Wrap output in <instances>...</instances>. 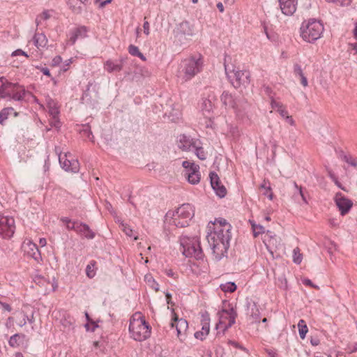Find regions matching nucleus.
I'll return each instance as SVG.
<instances>
[{"label":"nucleus","mask_w":357,"mask_h":357,"mask_svg":"<svg viewBox=\"0 0 357 357\" xmlns=\"http://www.w3.org/2000/svg\"><path fill=\"white\" fill-rule=\"evenodd\" d=\"M231 225H211L208 227L206 238L215 260H220L227 253L231 236Z\"/></svg>","instance_id":"1"},{"label":"nucleus","mask_w":357,"mask_h":357,"mask_svg":"<svg viewBox=\"0 0 357 357\" xmlns=\"http://www.w3.org/2000/svg\"><path fill=\"white\" fill-rule=\"evenodd\" d=\"M203 61L200 55L190 56L181 61L178 71V77L182 82H188L200 73Z\"/></svg>","instance_id":"2"},{"label":"nucleus","mask_w":357,"mask_h":357,"mask_svg":"<svg viewBox=\"0 0 357 357\" xmlns=\"http://www.w3.org/2000/svg\"><path fill=\"white\" fill-rule=\"evenodd\" d=\"M129 331L137 341H143L150 337L151 328L141 313L137 312L130 319Z\"/></svg>","instance_id":"3"},{"label":"nucleus","mask_w":357,"mask_h":357,"mask_svg":"<svg viewBox=\"0 0 357 357\" xmlns=\"http://www.w3.org/2000/svg\"><path fill=\"white\" fill-rule=\"evenodd\" d=\"M225 69L228 79L234 88H246L249 85L250 73L248 70L226 64H225Z\"/></svg>","instance_id":"4"},{"label":"nucleus","mask_w":357,"mask_h":357,"mask_svg":"<svg viewBox=\"0 0 357 357\" xmlns=\"http://www.w3.org/2000/svg\"><path fill=\"white\" fill-rule=\"evenodd\" d=\"M324 30V25L320 21L310 19L302 23L300 28L301 36L307 43H314L321 38Z\"/></svg>","instance_id":"5"},{"label":"nucleus","mask_w":357,"mask_h":357,"mask_svg":"<svg viewBox=\"0 0 357 357\" xmlns=\"http://www.w3.org/2000/svg\"><path fill=\"white\" fill-rule=\"evenodd\" d=\"M180 242L183 248L182 252L186 257H194L196 259H202L203 252L199 238L183 236L181 238Z\"/></svg>","instance_id":"6"},{"label":"nucleus","mask_w":357,"mask_h":357,"mask_svg":"<svg viewBox=\"0 0 357 357\" xmlns=\"http://www.w3.org/2000/svg\"><path fill=\"white\" fill-rule=\"evenodd\" d=\"M195 35V30L194 25L187 20H184L176 24L174 29V36L176 42L181 45L188 43Z\"/></svg>","instance_id":"7"},{"label":"nucleus","mask_w":357,"mask_h":357,"mask_svg":"<svg viewBox=\"0 0 357 357\" xmlns=\"http://www.w3.org/2000/svg\"><path fill=\"white\" fill-rule=\"evenodd\" d=\"M219 321L216 324V329L220 330L218 334H222L235 323L236 312L233 308L229 310H222L218 313Z\"/></svg>","instance_id":"8"},{"label":"nucleus","mask_w":357,"mask_h":357,"mask_svg":"<svg viewBox=\"0 0 357 357\" xmlns=\"http://www.w3.org/2000/svg\"><path fill=\"white\" fill-rule=\"evenodd\" d=\"M182 166L185 169L184 175L188 181L192 185L199 183L201 178L199 165L195 162L185 160L182 162Z\"/></svg>","instance_id":"9"},{"label":"nucleus","mask_w":357,"mask_h":357,"mask_svg":"<svg viewBox=\"0 0 357 357\" xmlns=\"http://www.w3.org/2000/svg\"><path fill=\"white\" fill-rule=\"evenodd\" d=\"M251 226L253 236L255 237H259L261 236V238L263 242L265 243L266 248L271 252V253L273 254L270 247L274 245V242H276V239L274 238V236H273L272 232L268 230L266 231L264 227L261 225H251Z\"/></svg>","instance_id":"10"},{"label":"nucleus","mask_w":357,"mask_h":357,"mask_svg":"<svg viewBox=\"0 0 357 357\" xmlns=\"http://www.w3.org/2000/svg\"><path fill=\"white\" fill-rule=\"evenodd\" d=\"M172 328H175L176 331V335L181 341H183L186 337V332L188 328V321L184 319H178L176 314H174L172 322L171 324Z\"/></svg>","instance_id":"11"},{"label":"nucleus","mask_w":357,"mask_h":357,"mask_svg":"<svg viewBox=\"0 0 357 357\" xmlns=\"http://www.w3.org/2000/svg\"><path fill=\"white\" fill-rule=\"evenodd\" d=\"M199 144H200L199 139L192 138L190 136L180 135L178 137V146L184 151H192L194 147L198 146Z\"/></svg>","instance_id":"12"},{"label":"nucleus","mask_w":357,"mask_h":357,"mask_svg":"<svg viewBox=\"0 0 357 357\" xmlns=\"http://www.w3.org/2000/svg\"><path fill=\"white\" fill-rule=\"evenodd\" d=\"M68 155L66 153L64 155H61L60 153L59 154V160L61 167L68 172L77 173L79 169V163L77 160H69L67 158Z\"/></svg>","instance_id":"13"},{"label":"nucleus","mask_w":357,"mask_h":357,"mask_svg":"<svg viewBox=\"0 0 357 357\" xmlns=\"http://www.w3.org/2000/svg\"><path fill=\"white\" fill-rule=\"evenodd\" d=\"M211 185L215 194L220 198L225 197L227 195L225 187L221 183L218 175L215 172H211L209 174Z\"/></svg>","instance_id":"14"},{"label":"nucleus","mask_w":357,"mask_h":357,"mask_svg":"<svg viewBox=\"0 0 357 357\" xmlns=\"http://www.w3.org/2000/svg\"><path fill=\"white\" fill-rule=\"evenodd\" d=\"M215 97L213 96H208V98H203L199 108L204 116L206 118L211 119L214 109Z\"/></svg>","instance_id":"15"},{"label":"nucleus","mask_w":357,"mask_h":357,"mask_svg":"<svg viewBox=\"0 0 357 357\" xmlns=\"http://www.w3.org/2000/svg\"><path fill=\"white\" fill-rule=\"evenodd\" d=\"M176 214L178 219V223H181V220L186 222L194 215V208L190 204H184L177 208Z\"/></svg>","instance_id":"16"},{"label":"nucleus","mask_w":357,"mask_h":357,"mask_svg":"<svg viewBox=\"0 0 357 357\" xmlns=\"http://www.w3.org/2000/svg\"><path fill=\"white\" fill-rule=\"evenodd\" d=\"M201 325L202 331L196 332L195 333V337L197 339L203 340L205 339L206 335H208L210 331V317L207 312H205L202 314Z\"/></svg>","instance_id":"17"},{"label":"nucleus","mask_w":357,"mask_h":357,"mask_svg":"<svg viewBox=\"0 0 357 357\" xmlns=\"http://www.w3.org/2000/svg\"><path fill=\"white\" fill-rule=\"evenodd\" d=\"M24 252L32 257L34 260L39 262L41 260V255L38 246L30 241L24 242L22 245Z\"/></svg>","instance_id":"18"},{"label":"nucleus","mask_w":357,"mask_h":357,"mask_svg":"<svg viewBox=\"0 0 357 357\" xmlns=\"http://www.w3.org/2000/svg\"><path fill=\"white\" fill-rule=\"evenodd\" d=\"M220 100L226 108H232L235 110V112L238 116L241 117L243 116V115L241 114L240 111L238 109L235 99L231 93L227 91H224L220 96Z\"/></svg>","instance_id":"19"},{"label":"nucleus","mask_w":357,"mask_h":357,"mask_svg":"<svg viewBox=\"0 0 357 357\" xmlns=\"http://www.w3.org/2000/svg\"><path fill=\"white\" fill-rule=\"evenodd\" d=\"M335 202L342 215L346 214L353 205L350 199L342 197L341 194L336 195Z\"/></svg>","instance_id":"20"},{"label":"nucleus","mask_w":357,"mask_h":357,"mask_svg":"<svg viewBox=\"0 0 357 357\" xmlns=\"http://www.w3.org/2000/svg\"><path fill=\"white\" fill-rule=\"evenodd\" d=\"M280 8L283 14L286 15H293L297 6V0H278Z\"/></svg>","instance_id":"21"},{"label":"nucleus","mask_w":357,"mask_h":357,"mask_svg":"<svg viewBox=\"0 0 357 357\" xmlns=\"http://www.w3.org/2000/svg\"><path fill=\"white\" fill-rule=\"evenodd\" d=\"M86 32L87 30L85 26H79L72 29L69 33V39L67 44L69 45H74L78 38H85Z\"/></svg>","instance_id":"22"},{"label":"nucleus","mask_w":357,"mask_h":357,"mask_svg":"<svg viewBox=\"0 0 357 357\" xmlns=\"http://www.w3.org/2000/svg\"><path fill=\"white\" fill-rule=\"evenodd\" d=\"M0 79L2 82V84L0 86V98H9L11 99L12 91H13V89H15V88L18 87V84H14L8 82L3 83V77H1Z\"/></svg>","instance_id":"23"},{"label":"nucleus","mask_w":357,"mask_h":357,"mask_svg":"<svg viewBox=\"0 0 357 357\" xmlns=\"http://www.w3.org/2000/svg\"><path fill=\"white\" fill-rule=\"evenodd\" d=\"M67 225L69 229H75L86 238H93L94 237V233L89 229L88 225H71V227L70 225Z\"/></svg>","instance_id":"24"},{"label":"nucleus","mask_w":357,"mask_h":357,"mask_svg":"<svg viewBox=\"0 0 357 357\" xmlns=\"http://www.w3.org/2000/svg\"><path fill=\"white\" fill-rule=\"evenodd\" d=\"M123 66L121 61H113L112 60H107L104 64V68L108 73L119 72L122 70Z\"/></svg>","instance_id":"25"},{"label":"nucleus","mask_w":357,"mask_h":357,"mask_svg":"<svg viewBox=\"0 0 357 357\" xmlns=\"http://www.w3.org/2000/svg\"><path fill=\"white\" fill-rule=\"evenodd\" d=\"M15 230V225H0V236L4 238L13 236Z\"/></svg>","instance_id":"26"},{"label":"nucleus","mask_w":357,"mask_h":357,"mask_svg":"<svg viewBox=\"0 0 357 357\" xmlns=\"http://www.w3.org/2000/svg\"><path fill=\"white\" fill-rule=\"evenodd\" d=\"M33 43L37 48L44 47L47 44V38L43 33H35L33 38Z\"/></svg>","instance_id":"27"},{"label":"nucleus","mask_w":357,"mask_h":357,"mask_svg":"<svg viewBox=\"0 0 357 357\" xmlns=\"http://www.w3.org/2000/svg\"><path fill=\"white\" fill-rule=\"evenodd\" d=\"M27 93L28 92L22 86L18 84V87L15 88L13 91H12L11 99L16 101H22Z\"/></svg>","instance_id":"28"},{"label":"nucleus","mask_w":357,"mask_h":357,"mask_svg":"<svg viewBox=\"0 0 357 357\" xmlns=\"http://www.w3.org/2000/svg\"><path fill=\"white\" fill-rule=\"evenodd\" d=\"M96 261L91 260L86 268V275L89 278H93L96 274Z\"/></svg>","instance_id":"29"},{"label":"nucleus","mask_w":357,"mask_h":357,"mask_svg":"<svg viewBox=\"0 0 357 357\" xmlns=\"http://www.w3.org/2000/svg\"><path fill=\"white\" fill-rule=\"evenodd\" d=\"M47 107L50 115L52 116L54 120L56 121L58 115L59 114V111L56 106V103L54 102L52 100H50L48 101Z\"/></svg>","instance_id":"30"},{"label":"nucleus","mask_w":357,"mask_h":357,"mask_svg":"<svg viewBox=\"0 0 357 357\" xmlns=\"http://www.w3.org/2000/svg\"><path fill=\"white\" fill-rule=\"evenodd\" d=\"M298 333L299 336L302 340H304L307 333L308 332V328L303 319H301L298 323Z\"/></svg>","instance_id":"31"},{"label":"nucleus","mask_w":357,"mask_h":357,"mask_svg":"<svg viewBox=\"0 0 357 357\" xmlns=\"http://www.w3.org/2000/svg\"><path fill=\"white\" fill-rule=\"evenodd\" d=\"M341 159L347 163L349 165H351L354 167L357 166V159L356 158L352 156L351 155L342 154L340 155Z\"/></svg>","instance_id":"32"},{"label":"nucleus","mask_w":357,"mask_h":357,"mask_svg":"<svg viewBox=\"0 0 357 357\" xmlns=\"http://www.w3.org/2000/svg\"><path fill=\"white\" fill-rule=\"evenodd\" d=\"M128 50V52L131 55L135 56H137V57L140 58L142 60H145L146 59V58L144 56V54L142 52H140L139 48L137 46H135L134 45H129Z\"/></svg>","instance_id":"33"},{"label":"nucleus","mask_w":357,"mask_h":357,"mask_svg":"<svg viewBox=\"0 0 357 357\" xmlns=\"http://www.w3.org/2000/svg\"><path fill=\"white\" fill-rule=\"evenodd\" d=\"M193 149L195 150V155L199 159H200L201 160H206V154L204 149L202 146H200V144H199L198 146H195Z\"/></svg>","instance_id":"34"},{"label":"nucleus","mask_w":357,"mask_h":357,"mask_svg":"<svg viewBox=\"0 0 357 357\" xmlns=\"http://www.w3.org/2000/svg\"><path fill=\"white\" fill-rule=\"evenodd\" d=\"M13 111V108L7 107V108L3 109L0 112V124L3 123V122L8 119L10 112H12Z\"/></svg>","instance_id":"35"},{"label":"nucleus","mask_w":357,"mask_h":357,"mask_svg":"<svg viewBox=\"0 0 357 357\" xmlns=\"http://www.w3.org/2000/svg\"><path fill=\"white\" fill-rule=\"evenodd\" d=\"M172 220H173L174 222H178V217H176V211H169L167 212L165 216V222L169 223Z\"/></svg>","instance_id":"36"},{"label":"nucleus","mask_w":357,"mask_h":357,"mask_svg":"<svg viewBox=\"0 0 357 357\" xmlns=\"http://www.w3.org/2000/svg\"><path fill=\"white\" fill-rule=\"evenodd\" d=\"M78 0H67V4L73 12L79 13L82 10L79 6L77 5Z\"/></svg>","instance_id":"37"},{"label":"nucleus","mask_w":357,"mask_h":357,"mask_svg":"<svg viewBox=\"0 0 357 357\" xmlns=\"http://www.w3.org/2000/svg\"><path fill=\"white\" fill-rule=\"evenodd\" d=\"M121 227H122V230L125 232V234L130 236V237H132L134 238V240H137L138 239V237L137 236H136L135 234V231H133V229L132 228H130V225H121Z\"/></svg>","instance_id":"38"},{"label":"nucleus","mask_w":357,"mask_h":357,"mask_svg":"<svg viewBox=\"0 0 357 357\" xmlns=\"http://www.w3.org/2000/svg\"><path fill=\"white\" fill-rule=\"evenodd\" d=\"M221 289L225 292H234L236 289V285L234 282H227L224 284H222Z\"/></svg>","instance_id":"39"},{"label":"nucleus","mask_w":357,"mask_h":357,"mask_svg":"<svg viewBox=\"0 0 357 357\" xmlns=\"http://www.w3.org/2000/svg\"><path fill=\"white\" fill-rule=\"evenodd\" d=\"M80 133L84 136L86 137L89 140L93 141V135H92V132L91 131V128L88 125H84L82 130H80Z\"/></svg>","instance_id":"40"},{"label":"nucleus","mask_w":357,"mask_h":357,"mask_svg":"<svg viewBox=\"0 0 357 357\" xmlns=\"http://www.w3.org/2000/svg\"><path fill=\"white\" fill-rule=\"evenodd\" d=\"M50 17V14L48 10L43 11L40 15L36 19L37 26L41 24L43 21L48 20Z\"/></svg>","instance_id":"41"},{"label":"nucleus","mask_w":357,"mask_h":357,"mask_svg":"<svg viewBox=\"0 0 357 357\" xmlns=\"http://www.w3.org/2000/svg\"><path fill=\"white\" fill-rule=\"evenodd\" d=\"M270 99L272 109L277 110L278 112L284 107L281 102L275 100L273 96H270Z\"/></svg>","instance_id":"42"},{"label":"nucleus","mask_w":357,"mask_h":357,"mask_svg":"<svg viewBox=\"0 0 357 357\" xmlns=\"http://www.w3.org/2000/svg\"><path fill=\"white\" fill-rule=\"evenodd\" d=\"M145 280L149 282L152 289L156 291L159 290V284L154 280L151 275H146Z\"/></svg>","instance_id":"43"},{"label":"nucleus","mask_w":357,"mask_h":357,"mask_svg":"<svg viewBox=\"0 0 357 357\" xmlns=\"http://www.w3.org/2000/svg\"><path fill=\"white\" fill-rule=\"evenodd\" d=\"M293 261L294 263L299 264L302 261V255L300 253V250L296 248L293 250Z\"/></svg>","instance_id":"44"},{"label":"nucleus","mask_w":357,"mask_h":357,"mask_svg":"<svg viewBox=\"0 0 357 357\" xmlns=\"http://www.w3.org/2000/svg\"><path fill=\"white\" fill-rule=\"evenodd\" d=\"M15 220L13 217L10 215H4L3 214H0V223H14Z\"/></svg>","instance_id":"45"},{"label":"nucleus","mask_w":357,"mask_h":357,"mask_svg":"<svg viewBox=\"0 0 357 357\" xmlns=\"http://www.w3.org/2000/svg\"><path fill=\"white\" fill-rule=\"evenodd\" d=\"M84 326L87 331L93 332L95 331L96 328L98 327V325L95 321H91L90 323H86Z\"/></svg>","instance_id":"46"},{"label":"nucleus","mask_w":357,"mask_h":357,"mask_svg":"<svg viewBox=\"0 0 357 357\" xmlns=\"http://www.w3.org/2000/svg\"><path fill=\"white\" fill-rule=\"evenodd\" d=\"M329 2H333L336 3L337 5L344 6L350 4L352 0H327Z\"/></svg>","instance_id":"47"},{"label":"nucleus","mask_w":357,"mask_h":357,"mask_svg":"<svg viewBox=\"0 0 357 357\" xmlns=\"http://www.w3.org/2000/svg\"><path fill=\"white\" fill-rule=\"evenodd\" d=\"M18 337H19V335H17V334H15V335L11 336L8 341L9 345L13 347H17L18 345V344H17V338Z\"/></svg>","instance_id":"48"},{"label":"nucleus","mask_w":357,"mask_h":357,"mask_svg":"<svg viewBox=\"0 0 357 357\" xmlns=\"http://www.w3.org/2000/svg\"><path fill=\"white\" fill-rule=\"evenodd\" d=\"M36 282L40 286H45V290H47L46 286L50 284V282L47 281L45 278L41 277L37 278Z\"/></svg>","instance_id":"49"},{"label":"nucleus","mask_w":357,"mask_h":357,"mask_svg":"<svg viewBox=\"0 0 357 357\" xmlns=\"http://www.w3.org/2000/svg\"><path fill=\"white\" fill-rule=\"evenodd\" d=\"M294 185L295 187V188L296 189V190L298 191L299 195L301 196V197L302 198L303 201L307 204V200H306V197L302 190V188L301 187H299L297 183L296 182L294 183Z\"/></svg>","instance_id":"50"},{"label":"nucleus","mask_w":357,"mask_h":357,"mask_svg":"<svg viewBox=\"0 0 357 357\" xmlns=\"http://www.w3.org/2000/svg\"><path fill=\"white\" fill-rule=\"evenodd\" d=\"M294 73L295 75H298L299 77L304 75L301 66L297 63L294 64Z\"/></svg>","instance_id":"51"},{"label":"nucleus","mask_w":357,"mask_h":357,"mask_svg":"<svg viewBox=\"0 0 357 357\" xmlns=\"http://www.w3.org/2000/svg\"><path fill=\"white\" fill-rule=\"evenodd\" d=\"M24 56L26 57H29V55L21 49H17L12 52L11 56Z\"/></svg>","instance_id":"52"},{"label":"nucleus","mask_w":357,"mask_h":357,"mask_svg":"<svg viewBox=\"0 0 357 357\" xmlns=\"http://www.w3.org/2000/svg\"><path fill=\"white\" fill-rule=\"evenodd\" d=\"M62 61V58L60 56H56L52 61V65L54 66H59Z\"/></svg>","instance_id":"53"},{"label":"nucleus","mask_w":357,"mask_h":357,"mask_svg":"<svg viewBox=\"0 0 357 357\" xmlns=\"http://www.w3.org/2000/svg\"><path fill=\"white\" fill-rule=\"evenodd\" d=\"M144 33L149 36L150 34V24L148 21H145L143 24Z\"/></svg>","instance_id":"54"},{"label":"nucleus","mask_w":357,"mask_h":357,"mask_svg":"<svg viewBox=\"0 0 357 357\" xmlns=\"http://www.w3.org/2000/svg\"><path fill=\"white\" fill-rule=\"evenodd\" d=\"M285 121L289 124L290 126H295L296 125V123H295V121L294 120L293 117L290 115H288L287 116H286L284 119Z\"/></svg>","instance_id":"55"},{"label":"nucleus","mask_w":357,"mask_h":357,"mask_svg":"<svg viewBox=\"0 0 357 357\" xmlns=\"http://www.w3.org/2000/svg\"><path fill=\"white\" fill-rule=\"evenodd\" d=\"M303 283L305 285H308V286L312 287L313 288L319 289V287L316 284H314L310 279L305 278V279L303 280Z\"/></svg>","instance_id":"56"},{"label":"nucleus","mask_w":357,"mask_h":357,"mask_svg":"<svg viewBox=\"0 0 357 357\" xmlns=\"http://www.w3.org/2000/svg\"><path fill=\"white\" fill-rule=\"evenodd\" d=\"M112 2V0H105V1H101V0H96V3H99V7L100 8L105 7L107 4Z\"/></svg>","instance_id":"57"},{"label":"nucleus","mask_w":357,"mask_h":357,"mask_svg":"<svg viewBox=\"0 0 357 357\" xmlns=\"http://www.w3.org/2000/svg\"><path fill=\"white\" fill-rule=\"evenodd\" d=\"M71 63H72V59H68L67 61H66V63L61 67V70H63V72H66V70H68V67H69V66L70 65Z\"/></svg>","instance_id":"58"},{"label":"nucleus","mask_w":357,"mask_h":357,"mask_svg":"<svg viewBox=\"0 0 357 357\" xmlns=\"http://www.w3.org/2000/svg\"><path fill=\"white\" fill-rule=\"evenodd\" d=\"M0 305L2 307L3 310L6 311L10 312L12 310L10 305L6 303H3L0 301Z\"/></svg>","instance_id":"59"},{"label":"nucleus","mask_w":357,"mask_h":357,"mask_svg":"<svg viewBox=\"0 0 357 357\" xmlns=\"http://www.w3.org/2000/svg\"><path fill=\"white\" fill-rule=\"evenodd\" d=\"M278 113L283 119H284L286 116L289 115L288 111L285 109V107L280 109V111H278Z\"/></svg>","instance_id":"60"},{"label":"nucleus","mask_w":357,"mask_h":357,"mask_svg":"<svg viewBox=\"0 0 357 357\" xmlns=\"http://www.w3.org/2000/svg\"><path fill=\"white\" fill-rule=\"evenodd\" d=\"M266 352L269 357H278V353L274 349H266Z\"/></svg>","instance_id":"61"},{"label":"nucleus","mask_w":357,"mask_h":357,"mask_svg":"<svg viewBox=\"0 0 357 357\" xmlns=\"http://www.w3.org/2000/svg\"><path fill=\"white\" fill-rule=\"evenodd\" d=\"M208 223H219V224H221V223H227V220L224 218H217L215 220V221H209Z\"/></svg>","instance_id":"62"},{"label":"nucleus","mask_w":357,"mask_h":357,"mask_svg":"<svg viewBox=\"0 0 357 357\" xmlns=\"http://www.w3.org/2000/svg\"><path fill=\"white\" fill-rule=\"evenodd\" d=\"M301 84L303 86H307V84H308V82H307V78L305 77V76L304 75H301Z\"/></svg>","instance_id":"63"},{"label":"nucleus","mask_w":357,"mask_h":357,"mask_svg":"<svg viewBox=\"0 0 357 357\" xmlns=\"http://www.w3.org/2000/svg\"><path fill=\"white\" fill-rule=\"evenodd\" d=\"M310 342L313 346H317L319 344V340L317 337H312L310 340Z\"/></svg>","instance_id":"64"}]
</instances>
